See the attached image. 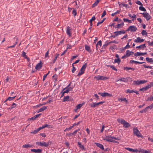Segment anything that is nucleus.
<instances>
[{
    "label": "nucleus",
    "mask_w": 153,
    "mask_h": 153,
    "mask_svg": "<svg viewBox=\"0 0 153 153\" xmlns=\"http://www.w3.org/2000/svg\"><path fill=\"white\" fill-rule=\"evenodd\" d=\"M117 121L118 123H121L123 125V126L126 128H128L130 126L129 123L122 119H118Z\"/></svg>",
    "instance_id": "1"
},
{
    "label": "nucleus",
    "mask_w": 153,
    "mask_h": 153,
    "mask_svg": "<svg viewBox=\"0 0 153 153\" xmlns=\"http://www.w3.org/2000/svg\"><path fill=\"white\" fill-rule=\"evenodd\" d=\"M51 143V141H49L47 143L45 142H37L36 143V144L37 145L40 146H42L47 147L50 145Z\"/></svg>",
    "instance_id": "2"
},
{
    "label": "nucleus",
    "mask_w": 153,
    "mask_h": 153,
    "mask_svg": "<svg viewBox=\"0 0 153 153\" xmlns=\"http://www.w3.org/2000/svg\"><path fill=\"white\" fill-rule=\"evenodd\" d=\"M133 134L137 136L138 137H143V135L141 134L139 131L136 128H134L133 129Z\"/></svg>",
    "instance_id": "3"
},
{
    "label": "nucleus",
    "mask_w": 153,
    "mask_h": 153,
    "mask_svg": "<svg viewBox=\"0 0 153 153\" xmlns=\"http://www.w3.org/2000/svg\"><path fill=\"white\" fill-rule=\"evenodd\" d=\"M70 85V84H69L66 88H64L62 91L61 93L63 94L67 93L71 91L72 89V88L69 87Z\"/></svg>",
    "instance_id": "4"
},
{
    "label": "nucleus",
    "mask_w": 153,
    "mask_h": 153,
    "mask_svg": "<svg viewBox=\"0 0 153 153\" xmlns=\"http://www.w3.org/2000/svg\"><path fill=\"white\" fill-rule=\"evenodd\" d=\"M142 14L143 15L144 17L146 19L147 21H148L151 18L150 15L147 12L143 13Z\"/></svg>",
    "instance_id": "5"
},
{
    "label": "nucleus",
    "mask_w": 153,
    "mask_h": 153,
    "mask_svg": "<svg viewBox=\"0 0 153 153\" xmlns=\"http://www.w3.org/2000/svg\"><path fill=\"white\" fill-rule=\"evenodd\" d=\"M98 94L103 97H111L112 96V95L111 94H109L108 93L104 92V93H100L99 92Z\"/></svg>",
    "instance_id": "6"
},
{
    "label": "nucleus",
    "mask_w": 153,
    "mask_h": 153,
    "mask_svg": "<svg viewBox=\"0 0 153 153\" xmlns=\"http://www.w3.org/2000/svg\"><path fill=\"white\" fill-rule=\"evenodd\" d=\"M103 140L108 141L112 142L113 141V138L112 137L106 136L103 138Z\"/></svg>",
    "instance_id": "7"
},
{
    "label": "nucleus",
    "mask_w": 153,
    "mask_h": 153,
    "mask_svg": "<svg viewBox=\"0 0 153 153\" xmlns=\"http://www.w3.org/2000/svg\"><path fill=\"white\" fill-rule=\"evenodd\" d=\"M144 41V40L143 39H141L140 37H138L136 39H135L134 40V42L137 43H141Z\"/></svg>",
    "instance_id": "8"
},
{
    "label": "nucleus",
    "mask_w": 153,
    "mask_h": 153,
    "mask_svg": "<svg viewBox=\"0 0 153 153\" xmlns=\"http://www.w3.org/2000/svg\"><path fill=\"white\" fill-rule=\"evenodd\" d=\"M71 29L69 26H68L67 28L66 33L69 36H71Z\"/></svg>",
    "instance_id": "9"
},
{
    "label": "nucleus",
    "mask_w": 153,
    "mask_h": 153,
    "mask_svg": "<svg viewBox=\"0 0 153 153\" xmlns=\"http://www.w3.org/2000/svg\"><path fill=\"white\" fill-rule=\"evenodd\" d=\"M45 127H48L49 128H52V127L51 125H49L48 124H46L44 125L42 127H40L39 128V130H41L44 128H45Z\"/></svg>",
    "instance_id": "10"
},
{
    "label": "nucleus",
    "mask_w": 153,
    "mask_h": 153,
    "mask_svg": "<svg viewBox=\"0 0 153 153\" xmlns=\"http://www.w3.org/2000/svg\"><path fill=\"white\" fill-rule=\"evenodd\" d=\"M129 28L130 29V31L131 32H134L137 30V28L134 26H130Z\"/></svg>",
    "instance_id": "11"
},
{
    "label": "nucleus",
    "mask_w": 153,
    "mask_h": 153,
    "mask_svg": "<svg viewBox=\"0 0 153 153\" xmlns=\"http://www.w3.org/2000/svg\"><path fill=\"white\" fill-rule=\"evenodd\" d=\"M42 67V62L40 61V62L35 67V68L37 70H39Z\"/></svg>",
    "instance_id": "12"
},
{
    "label": "nucleus",
    "mask_w": 153,
    "mask_h": 153,
    "mask_svg": "<svg viewBox=\"0 0 153 153\" xmlns=\"http://www.w3.org/2000/svg\"><path fill=\"white\" fill-rule=\"evenodd\" d=\"M126 149L130 152H137L138 150L137 149H134L129 148H126Z\"/></svg>",
    "instance_id": "13"
},
{
    "label": "nucleus",
    "mask_w": 153,
    "mask_h": 153,
    "mask_svg": "<svg viewBox=\"0 0 153 153\" xmlns=\"http://www.w3.org/2000/svg\"><path fill=\"white\" fill-rule=\"evenodd\" d=\"M83 105V103L82 104H79L77 105L76 107V108L74 109L75 112H76L78 109H79Z\"/></svg>",
    "instance_id": "14"
},
{
    "label": "nucleus",
    "mask_w": 153,
    "mask_h": 153,
    "mask_svg": "<svg viewBox=\"0 0 153 153\" xmlns=\"http://www.w3.org/2000/svg\"><path fill=\"white\" fill-rule=\"evenodd\" d=\"M146 54V53H140L139 52H137L134 54L135 56H139L140 55H143Z\"/></svg>",
    "instance_id": "15"
},
{
    "label": "nucleus",
    "mask_w": 153,
    "mask_h": 153,
    "mask_svg": "<svg viewBox=\"0 0 153 153\" xmlns=\"http://www.w3.org/2000/svg\"><path fill=\"white\" fill-rule=\"evenodd\" d=\"M31 152H34L35 153H40L42 152V150L40 149H31L30 150Z\"/></svg>",
    "instance_id": "16"
},
{
    "label": "nucleus",
    "mask_w": 153,
    "mask_h": 153,
    "mask_svg": "<svg viewBox=\"0 0 153 153\" xmlns=\"http://www.w3.org/2000/svg\"><path fill=\"white\" fill-rule=\"evenodd\" d=\"M104 102H100L98 103L94 102L93 103L94 105V107H95L100 104H102Z\"/></svg>",
    "instance_id": "17"
},
{
    "label": "nucleus",
    "mask_w": 153,
    "mask_h": 153,
    "mask_svg": "<svg viewBox=\"0 0 153 153\" xmlns=\"http://www.w3.org/2000/svg\"><path fill=\"white\" fill-rule=\"evenodd\" d=\"M146 45L145 44H143L140 45V46L136 47L137 48H141L142 49H143L145 48L146 47Z\"/></svg>",
    "instance_id": "18"
},
{
    "label": "nucleus",
    "mask_w": 153,
    "mask_h": 153,
    "mask_svg": "<svg viewBox=\"0 0 153 153\" xmlns=\"http://www.w3.org/2000/svg\"><path fill=\"white\" fill-rule=\"evenodd\" d=\"M108 79L107 77H95V79L97 80H103L107 79Z\"/></svg>",
    "instance_id": "19"
},
{
    "label": "nucleus",
    "mask_w": 153,
    "mask_h": 153,
    "mask_svg": "<svg viewBox=\"0 0 153 153\" xmlns=\"http://www.w3.org/2000/svg\"><path fill=\"white\" fill-rule=\"evenodd\" d=\"M118 101H119L122 102L124 101L127 103L128 101L127 100L126 98H120L118 99Z\"/></svg>",
    "instance_id": "20"
},
{
    "label": "nucleus",
    "mask_w": 153,
    "mask_h": 153,
    "mask_svg": "<svg viewBox=\"0 0 153 153\" xmlns=\"http://www.w3.org/2000/svg\"><path fill=\"white\" fill-rule=\"evenodd\" d=\"M128 16L131 18H133V20H134V19H135L136 18V16L135 15L133 14V15H131V14H129L128 15Z\"/></svg>",
    "instance_id": "21"
},
{
    "label": "nucleus",
    "mask_w": 153,
    "mask_h": 153,
    "mask_svg": "<svg viewBox=\"0 0 153 153\" xmlns=\"http://www.w3.org/2000/svg\"><path fill=\"white\" fill-rule=\"evenodd\" d=\"M102 45L101 41L100 40L99 41L97 44L96 45V48L97 50V47H98V45L100 46V47H101Z\"/></svg>",
    "instance_id": "22"
},
{
    "label": "nucleus",
    "mask_w": 153,
    "mask_h": 153,
    "mask_svg": "<svg viewBox=\"0 0 153 153\" xmlns=\"http://www.w3.org/2000/svg\"><path fill=\"white\" fill-rule=\"evenodd\" d=\"M96 145L98 147H99L101 149L103 150H104V148L103 145L102 144L99 143H96Z\"/></svg>",
    "instance_id": "23"
},
{
    "label": "nucleus",
    "mask_w": 153,
    "mask_h": 153,
    "mask_svg": "<svg viewBox=\"0 0 153 153\" xmlns=\"http://www.w3.org/2000/svg\"><path fill=\"white\" fill-rule=\"evenodd\" d=\"M138 152H141L142 153H148V152L147 151L141 149H140L139 150H138Z\"/></svg>",
    "instance_id": "24"
},
{
    "label": "nucleus",
    "mask_w": 153,
    "mask_h": 153,
    "mask_svg": "<svg viewBox=\"0 0 153 153\" xmlns=\"http://www.w3.org/2000/svg\"><path fill=\"white\" fill-rule=\"evenodd\" d=\"M146 61L148 62H153V60L152 58H149L148 57H146Z\"/></svg>",
    "instance_id": "25"
},
{
    "label": "nucleus",
    "mask_w": 153,
    "mask_h": 153,
    "mask_svg": "<svg viewBox=\"0 0 153 153\" xmlns=\"http://www.w3.org/2000/svg\"><path fill=\"white\" fill-rule=\"evenodd\" d=\"M22 147H23V148H27L28 147H31L32 146L31 145H30L29 144H25L24 145H23Z\"/></svg>",
    "instance_id": "26"
},
{
    "label": "nucleus",
    "mask_w": 153,
    "mask_h": 153,
    "mask_svg": "<svg viewBox=\"0 0 153 153\" xmlns=\"http://www.w3.org/2000/svg\"><path fill=\"white\" fill-rule=\"evenodd\" d=\"M47 108V107L44 106L40 108L39 110V112H41L43 111L44 110H45Z\"/></svg>",
    "instance_id": "27"
},
{
    "label": "nucleus",
    "mask_w": 153,
    "mask_h": 153,
    "mask_svg": "<svg viewBox=\"0 0 153 153\" xmlns=\"http://www.w3.org/2000/svg\"><path fill=\"white\" fill-rule=\"evenodd\" d=\"M16 97V96L15 95L14 96L12 97H9L5 101V102H6L7 100L11 101L13 100L15 97Z\"/></svg>",
    "instance_id": "28"
},
{
    "label": "nucleus",
    "mask_w": 153,
    "mask_h": 153,
    "mask_svg": "<svg viewBox=\"0 0 153 153\" xmlns=\"http://www.w3.org/2000/svg\"><path fill=\"white\" fill-rule=\"evenodd\" d=\"M87 66V63H85L84 65H83L82 66L81 69V70H82L84 71L85 70V69L86 68V67Z\"/></svg>",
    "instance_id": "29"
},
{
    "label": "nucleus",
    "mask_w": 153,
    "mask_h": 153,
    "mask_svg": "<svg viewBox=\"0 0 153 153\" xmlns=\"http://www.w3.org/2000/svg\"><path fill=\"white\" fill-rule=\"evenodd\" d=\"M78 146L80 149H84V146L83 145H82L80 142H78Z\"/></svg>",
    "instance_id": "30"
},
{
    "label": "nucleus",
    "mask_w": 153,
    "mask_h": 153,
    "mask_svg": "<svg viewBox=\"0 0 153 153\" xmlns=\"http://www.w3.org/2000/svg\"><path fill=\"white\" fill-rule=\"evenodd\" d=\"M85 48L86 50L88 51V52H90L91 50H90V47L87 45H85Z\"/></svg>",
    "instance_id": "31"
},
{
    "label": "nucleus",
    "mask_w": 153,
    "mask_h": 153,
    "mask_svg": "<svg viewBox=\"0 0 153 153\" xmlns=\"http://www.w3.org/2000/svg\"><path fill=\"white\" fill-rule=\"evenodd\" d=\"M140 80H138L137 81H134L133 82V84L134 85H139L140 84Z\"/></svg>",
    "instance_id": "32"
},
{
    "label": "nucleus",
    "mask_w": 153,
    "mask_h": 153,
    "mask_svg": "<svg viewBox=\"0 0 153 153\" xmlns=\"http://www.w3.org/2000/svg\"><path fill=\"white\" fill-rule=\"evenodd\" d=\"M127 93H131L134 92V91L133 90H130L129 89H127V90L125 91Z\"/></svg>",
    "instance_id": "33"
},
{
    "label": "nucleus",
    "mask_w": 153,
    "mask_h": 153,
    "mask_svg": "<svg viewBox=\"0 0 153 153\" xmlns=\"http://www.w3.org/2000/svg\"><path fill=\"white\" fill-rule=\"evenodd\" d=\"M84 71L81 70V69L80 70L79 72H78V74H77V76H79L81 75L82 74H83Z\"/></svg>",
    "instance_id": "34"
},
{
    "label": "nucleus",
    "mask_w": 153,
    "mask_h": 153,
    "mask_svg": "<svg viewBox=\"0 0 153 153\" xmlns=\"http://www.w3.org/2000/svg\"><path fill=\"white\" fill-rule=\"evenodd\" d=\"M69 99V96H65L64 98L63 101L65 102V101H68Z\"/></svg>",
    "instance_id": "35"
},
{
    "label": "nucleus",
    "mask_w": 153,
    "mask_h": 153,
    "mask_svg": "<svg viewBox=\"0 0 153 153\" xmlns=\"http://www.w3.org/2000/svg\"><path fill=\"white\" fill-rule=\"evenodd\" d=\"M40 130H39V128L38 129H36V130H34L33 131H32L31 132V134H35L36 133L38 132L39 131H40Z\"/></svg>",
    "instance_id": "36"
},
{
    "label": "nucleus",
    "mask_w": 153,
    "mask_h": 153,
    "mask_svg": "<svg viewBox=\"0 0 153 153\" xmlns=\"http://www.w3.org/2000/svg\"><path fill=\"white\" fill-rule=\"evenodd\" d=\"M139 10H140L143 11H146V10L145 8L143 7L142 6H140L139 7Z\"/></svg>",
    "instance_id": "37"
},
{
    "label": "nucleus",
    "mask_w": 153,
    "mask_h": 153,
    "mask_svg": "<svg viewBox=\"0 0 153 153\" xmlns=\"http://www.w3.org/2000/svg\"><path fill=\"white\" fill-rule=\"evenodd\" d=\"M114 33L116 34V36H117L119 35H121L120 31H117L114 32Z\"/></svg>",
    "instance_id": "38"
},
{
    "label": "nucleus",
    "mask_w": 153,
    "mask_h": 153,
    "mask_svg": "<svg viewBox=\"0 0 153 153\" xmlns=\"http://www.w3.org/2000/svg\"><path fill=\"white\" fill-rule=\"evenodd\" d=\"M126 55L127 56H129L130 55H131V52H130V51H129V50H127L126 52Z\"/></svg>",
    "instance_id": "39"
},
{
    "label": "nucleus",
    "mask_w": 153,
    "mask_h": 153,
    "mask_svg": "<svg viewBox=\"0 0 153 153\" xmlns=\"http://www.w3.org/2000/svg\"><path fill=\"white\" fill-rule=\"evenodd\" d=\"M120 62V60L119 58H117L114 60V63H117L119 64Z\"/></svg>",
    "instance_id": "40"
},
{
    "label": "nucleus",
    "mask_w": 153,
    "mask_h": 153,
    "mask_svg": "<svg viewBox=\"0 0 153 153\" xmlns=\"http://www.w3.org/2000/svg\"><path fill=\"white\" fill-rule=\"evenodd\" d=\"M99 3V1H96L95 2L92 4V7H94L96 6L97 5L98 3Z\"/></svg>",
    "instance_id": "41"
},
{
    "label": "nucleus",
    "mask_w": 153,
    "mask_h": 153,
    "mask_svg": "<svg viewBox=\"0 0 153 153\" xmlns=\"http://www.w3.org/2000/svg\"><path fill=\"white\" fill-rule=\"evenodd\" d=\"M108 67H110L112 69L116 71H117V69L115 68L113 65H108L107 66Z\"/></svg>",
    "instance_id": "42"
},
{
    "label": "nucleus",
    "mask_w": 153,
    "mask_h": 153,
    "mask_svg": "<svg viewBox=\"0 0 153 153\" xmlns=\"http://www.w3.org/2000/svg\"><path fill=\"white\" fill-rule=\"evenodd\" d=\"M141 34L143 36L147 35V32L146 31L144 30H142V31L141 32Z\"/></svg>",
    "instance_id": "43"
},
{
    "label": "nucleus",
    "mask_w": 153,
    "mask_h": 153,
    "mask_svg": "<svg viewBox=\"0 0 153 153\" xmlns=\"http://www.w3.org/2000/svg\"><path fill=\"white\" fill-rule=\"evenodd\" d=\"M124 25V23L123 22H122L121 24H118L116 25V27L117 28V29H118L120 28V27L121 26V25Z\"/></svg>",
    "instance_id": "44"
},
{
    "label": "nucleus",
    "mask_w": 153,
    "mask_h": 153,
    "mask_svg": "<svg viewBox=\"0 0 153 153\" xmlns=\"http://www.w3.org/2000/svg\"><path fill=\"white\" fill-rule=\"evenodd\" d=\"M120 12V10H118L116 12L111 14V16H114V15H116L117 13H119Z\"/></svg>",
    "instance_id": "45"
},
{
    "label": "nucleus",
    "mask_w": 153,
    "mask_h": 153,
    "mask_svg": "<svg viewBox=\"0 0 153 153\" xmlns=\"http://www.w3.org/2000/svg\"><path fill=\"white\" fill-rule=\"evenodd\" d=\"M147 111V108L146 107L144 109H143V110L140 111V113H145V112H146Z\"/></svg>",
    "instance_id": "46"
},
{
    "label": "nucleus",
    "mask_w": 153,
    "mask_h": 153,
    "mask_svg": "<svg viewBox=\"0 0 153 153\" xmlns=\"http://www.w3.org/2000/svg\"><path fill=\"white\" fill-rule=\"evenodd\" d=\"M147 101H152L153 100V96H151L150 97H148L147 99Z\"/></svg>",
    "instance_id": "47"
},
{
    "label": "nucleus",
    "mask_w": 153,
    "mask_h": 153,
    "mask_svg": "<svg viewBox=\"0 0 153 153\" xmlns=\"http://www.w3.org/2000/svg\"><path fill=\"white\" fill-rule=\"evenodd\" d=\"M72 14L74 16L76 15V10H72Z\"/></svg>",
    "instance_id": "48"
},
{
    "label": "nucleus",
    "mask_w": 153,
    "mask_h": 153,
    "mask_svg": "<svg viewBox=\"0 0 153 153\" xmlns=\"http://www.w3.org/2000/svg\"><path fill=\"white\" fill-rule=\"evenodd\" d=\"M123 20L124 22H128L129 23H130L131 22V20H129L125 18H124Z\"/></svg>",
    "instance_id": "49"
},
{
    "label": "nucleus",
    "mask_w": 153,
    "mask_h": 153,
    "mask_svg": "<svg viewBox=\"0 0 153 153\" xmlns=\"http://www.w3.org/2000/svg\"><path fill=\"white\" fill-rule=\"evenodd\" d=\"M136 3L138 5H140L141 6H142V5H143L139 1H138V0L136 2Z\"/></svg>",
    "instance_id": "50"
},
{
    "label": "nucleus",
    "mask_w": 153,
    "mask_h": 153,
    "mask_svg": "<svg viewBox=\"0 0 153 153\" xmlns=\"http://www.w3.org/2000/svg\"><path fill=\"white\" fill-rule=\"evenodd\" d=\"M140 84L145 83L147 82V81L145 80H140Z\"/></svg>",
    "instance_id": "51"
},
{
    "label": "nucleus",
    "mask_w": 153,
    "mask_h": 153,
    "mask_svg": "<svg viewBox=\"0 0 153 153\" xmlns=\"http://www.w3.org/2000/svg\"><path fill=\"white\" fill-rule=\"evenodd\" d=\"M16 106V104L15 103H13L11 107L9 109H12V108H15Z\"/></svg>",
    "instance_id": "52"
},
{
    "label": "nucleus",
    "mask_w": 153,
    "mask_h": 153,
    "mask_svg": "<svg viewBox=\"0 0 153 153\" xmlns=\"http://www.w3.org/2000/svg\"><path fill=\"white\" fill-rule=\"evenodd\" d=\"M72 69L71 70V71L72 73H74V72L75 71L76 68L75 67H74V65L73 64L72 65Z\"/></svg>",
    "instance_id": "53"
},
{
    "label": "nucleus",
    "mask_w": 153,
    "mask_h": 153,
    "mask_svg": "<svg viewBox=\"0 0 153 153\" xmlns=\"http://www.w3.org/2000/svg\"><path fill=\"white\" fill-rule=\"evenodd\" d=\"M73 127V126H70V127L68 128H66V129L64 131H68L70 130L71 128H72Z\"/></svg>",
    "instance_id": "54"
},
{
    "label": "nucleus",
    "mask_w": 153,
    "mask_h": 153,
    "mask_svg": "<svg viewBox=\"0 0 153 153\" xmlns=\"http://www.w3.org/2000/svg\"><path fill=\"white\" fill-rule=\"evenodd\" d=\"M124 81V82H126L127 81V80L126 79L124 78H121L119 80H118V81Z\"/></svg>",
    "instance_id": "55"
},
{
    "label": "nucleus",
    "mask_w": 153,
    "mask_h": 153,
    "mask_svg": "<svg viewBox=\"0 0 153 153\" xmlns=\"http://www.w3.org/2000/svg\"><path fill=\"white\" fill-rule=\"evenodd\" d=\"M124 69L127 71H128V70H129L130 69H131L134 70L133 68H132L130 67H125Z\"/></svg>",
    "instance_id": "56"
},
{
    "label": "nucleus",
    "mask_w": 153,
    "mask_h": 153,
    "mask_svg": "<svg viewBox=\"0 0 153 153\" xmlns=\"http://www.w3.org/2000/svg\"><path fill=\"white\" fill-rule=\"evenodd\" d=\"M153 108V103L151 105H149V106L146 107L147 109L148 108H149L150 109H152Z\"/></svg>",
    "instance_id": "57"
},
{
    "label": "nucleus",
    "mask_w": 153,
    "mask_h": 153,
    "mask_svg": "<svg viewBox=\"0 0 153 153\" xmlns=\"http://www.w3.org/2000/svg\"><path fill=\"white\" fill-rule=\"evenodd\" d=\"M22 55V56L23 57H24L25 58H27V56L26 55V53L25 52H24V51L23 52Z\"/></svg>",
    "instance_id": "58"
},
{
    "label": "nucleus",
    "mask_w": 153,
    "mask_h": 153,
    "mask_svg": "<svg viewBox=\"0 0 153 153\" xmlns=\"http://www.w3.org/2000/svg\"><path fill=\"white\" fill-rule=\"evenodd\" d=\"M133 62H134L135 64H137L138 63V62L137 61H135L133 60H131L130 61V63H133Z\"/></svg>",
    "instance_id": "59"
},
{
    "label": "nucleus",
    "mask_w": 153,
    "mask_h": 153,
    "mask_svg": "<svg viewBox=\"0 0 153 153\" xmlns=\"http://www.w3.org/2000/svg\"><path fill=\"white\" fill-rule=\"evenodd\" d=\"M47 103H48V102H43V103H42V104H40L39 105H37V106L38 107L40 106H42V105H45Z\"/></svg>",
    "instance_id": "60"
},
{
    "label": "nucleus",
    "mask_w": 153,
    "mask_h": 153,
    "mask_svg": "<svg viewBox=\"0 0 153 153\" xmlns=\"http://www.w3.org/2000/svg\"><path fill=\"white\" fill-rule=\"evenodd\" d=\"M130 48V46L129 45V42H128L126 46L124 48V49L129 48Z\"/></svg>",
    "instance_id": "61"
},
{
    "label": "nucleus",
    "mask_w": 153,
    "mask_h": 153,
    "mask_svg": "<svg viewBox=\"0 0 153 153\" xmlns=\"http://www.w3.org/2000/svg\"><path fill=\"white\" fill-rule=\"evenodd\" d=\"M106 14V11L105 10H104L102 13V14L101 16V17H103L104 16H105Z\"/></svg>",
    "instance_id": "62"
},
{
    "label": "nucleus",
    "mask_w": 153,
    "mask_h": 153,
    "mask_svg": "<svg viewBox=\"0 0 153 153\" xmlns=\"http://www.w3.org/2000/svg\"><path fill=\"white\" fill-rule=\"evenodd\" d=\"M49 53V51H48L45 53V57L46 58L47 57H49V56L48 55Z\"/></svg>",
    "instance_id": "63"
},
{
    "label": "nucleus",
    "mask_w": 153,
    "mask_h": 153,
    "mask_svg": "<svg viewBox=\"0 0 153 153\" xmlns=\"http://www.w3.org/2000/svg\"><path fill=\"white\" fill-rule=\"evenodd\" d=\"M148 43L149 45L153 46V41L152 42H151L149 41H148Z\"/></svg>",
    "instance_id": "64"
}]
</instances>
